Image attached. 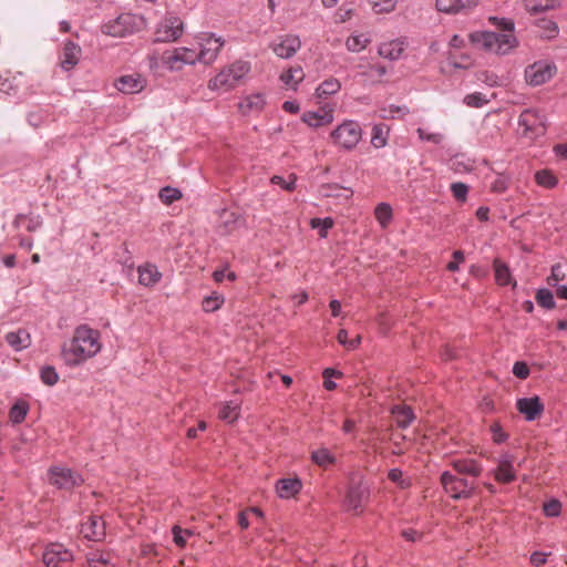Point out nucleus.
<instances>
[{
    "label": "nucleus",
    "mask_w": 567,
    "mask_h": 567,
    "mask_svg": "<svg viewBox=\"0 0 567 567\" xmlns=\"http://www.w3.org/2000/svg\"><path fill=\"white\" fill-rule=\"evenodd\" d=\"M100 339V331L87 324L75 328L70 344L62 350L65 363L70 367H76L95 357L102 348Z\"/></svg>",
    "instance_id": "1"
},
{
    "label": "nucleus",
    "mask_w": 567,
    "mask_h": 567,
    "mask_svg": "<svg viewBox=\"0 0 567 567\" xmlns=\"http://www.w3.org/2000/svg\"><path fill=\"white\" fill-rule=\"evenodd\" d=\"M493 21H497L498 25L508 31V33H496L492 31H476L471 33L470 39L472 43L482 50L492 52L495 54L505 55L508 54L518 44L516 37L513 34L515 23L509 19H497L491 18Z\"/></svg>",
    "instance_id": "2"
},
{
    "label": "nucleus",
    "mask_w": 567,
    "mask_h": 567,
    "mask_svg": "<svg viewBox=\"0 0 567 567\" xmlns=\"http://www.w3.org/2000/svg\"><path fill=\"white\" fill-rule=\"evenodd\" d=\"M251 65L248 61L237 60L224 66L213 79L208 81L210 91L229 92L236 89L250 73Z\"/></svg>",
    "instance_id": "3"
},
{
    "label": "nucleus",
    "mask_w": 567,
    "mask_h": 567,
    "mask_svg": "<svg viewBox=\"0 0 567 567\" xmlns=\"http://www.w3.org/2000/svg\"><path fill=\"white\" fill-rule=\"evenodd\" d=\"M145 27L146 21L142 16L122 13L117 18L104 23L102 32L114 38H123L142 31Z\"/></svg>",
    "instance_id": "4"
},
{
    "label": "nucleus",
    "mask_w": 567,
    "mask_h": 567,
    "mask_svg": "<svg viewBox=\"0 0 567 567\" xmlns=\"http://www.w3.org/2000/svg\"><path fill=\"white\" fill-rule=\"evenodd\" d=\"M361 125L353 120H346L339 124L331 133L332 143L344 151H352L362 140Z\"/></svg>",
    "instance_id": "5"
},
{
    "label": "nucleus",
    "mask_w": 567,
    "mask_h": 567,
    "mask_svg": "<svg viewBox=\"0 0 567 567\" xmlns=\"http://www.w3.org/2000/svg\"><path fill=\"white\" fill-rule=\"evenodd\" d=\"M441 484L444 491L454 499L468 498L473 495L475 485L473 482L460 477L450 471L441 474Z\"/></svg>",
    "instance_id": "6"
},
{
    "label": "nucleus",
    "mask_w": 567,
    "mask_h": 567,
    "mask_svg": "<svg viewBox=\"0 0 567 567\" xmlns=\"http://www.w3.org/2000/svg\"><path fill=\"white\" fill-rule=\"evenodd\" d=\"M199 52L197 61L205 64H212L218 58L225 40L212 32H203L197 37Z\"/></svg>",
    "instance_id": "7"
},
{
    "label": "nucleus",
    "mask_w": 567,
    "mask_h": 567,
    "mask_svg": "<svg viewBox=\"0 0 567 567\" xmlns=\"http://www.w3.org/2000/svg\"><path fill=\"white\" fill-rule=\"evenodd\" d=\"M518 125L523 128V136L529 140L542 136L546 132L545 116L534 109H527L522 112Z\"/></svg>",
    "instance_id": "8"
},
{
    "label": "nucleus",
    "mask_w": 567,
    "mask_h": 567,
    "mask_svg": "<svg viewBox=\"0 0 567 567\" xmlns=\"http://www.w3.org/2000/svg\"><path fill=\"white\" fill-rule=\"evenodd\" d=\"M197 59V52L185 47L166 51L162 55L163 64L171 71H178L186 64H195L198 62Z\"/></svg>",
    "instance_id": "9"
},
{
    "label": "nucleus",
    "mask_w": 567,
    "mask_h": 567,
    "mask_svg": "<svg viewBox=\"0 0 567 567\" xmlns=\"http://www.w3.org/2000/svg\"><path fill=\"white\" fill-rule=\"evenodd\" d=\"M369 486L360 480L349 486L343 506L348 512L359 514L362 512L364 503L369 499Z\"/></svg>",
    "instance_id": "10"
},
{
    "label": "nucleus",
    "mask_w": 567,
    "mask_h": 567,
    "mask_svg": "<svg viewBox=\"0 0 567 567\" xmlns=\"http://www.w3.org/2000/svg\"><path fill=\"white\" fill-rule=\"evenodd\" d=\"M184 23L176 16H166L156 27L155 37L158 42H172L182 37Z\"/></svg>",
    "instance_id": "11"
},
{
    "label": "nucleus",
    "mask_w": 567,
    "mask_h": 567,
    "mask_svg": "<svg viewBox=\"0 0 567 567\" xmlns=\"http://www.w3.org/2000/svg\"><path fill=\"white\" fill-rule=\"evenodd\" d=\"M556 73V65L546 61H537L525 69V80L533 86L548 82Z\"/></svg>",
    "instance_id": "12"
},
{
    "label": "nucleus",
    "mask_w": 567,
    "mask_h": 567,
    "mask_svg": "<svg viewBox=\"0 0 567 567\" xmlns=\"http://www.w3.org/2000/svg\"><path fill=\"white\" fill-rule=\"evenodd\" d=\"M49 481L52 485L61 489H71L82 483V478L79 474L63 466L50 467Z\"/></svg>",
    "instance_id": "13"
},
{
    "label": "nucleus",
    "mask_w": 567,
    "mask_h": 567,
    "mask_svg": "<svg viewBox=\"0 0 567 567\" xmlns=\"http://www.w3.org/2000/svg\"><path fill=\"white\" fill-rule=\"evenodd\" d=\"M42 560L47 567H61L73 560V554L62 544L52 543L45 547Z\"/></svg>",
    "instance_id": "14"
},
{
    "label": "nucleus",
    "mask_w": 567,
    "mask_h": 567,
    "mask_svg": "<svg viewBox=\"0 0 567 567\" xmlns=\"http://www.w3.org/2000/svg\"><path fill=\"white\" fill-rule=\"evenodd\" d=\"M495 480L499 483H511L516 480L515 457L504 453L497 458V466L493 470Z\"/></svg>",
    "instance_id": "15"
},
{
    "label": "nucleus",
    "mask_w": 567,
    "mask_h": 567,
    "mask_svg": "<svg viewBox=\"0 0 567 567\" xmlns=\"http://www.w3.org/2000/svg\"><path fill=\"white\" fill-rule=\"evenodd\" d=\"M301 42L297 35L287 34L281 37L278 42L271 44L274 53L281 59L293 56L300 49Z\"/></svg>",
    "instance_id": "16"
},
{
    "label": "nucleus",
    "mask_w": 567,
    "mask_h": 567,
    "mask_svg": "<svg viewBox=\"0 0 567 567\" xmlns=\"http://www.w3.org/2000/svg\"><path fill=\"white\" fill-rule=\"evenodd\" d=\"M302 122L312 128L322 127L333 122V107L323 106L319 111H307L302 114Z\"/></svg>",
    "instance_id": "17"
},
{
    "label": "nucleus",
    "mask_w": 567,
    "mask_h": 567,
    "mask_svg": "<svg viewBox=\"0 0 567 567\" xmlns=\"http://www.w3.org/2000/svg\"><path fill=\"white\" fill-rule=\"evenodd\" d=\"M516 408L526 421L536 420L544 411V404L537 395L517 400Z\"/></svg>",
    "instance_id": "18"
},
{
    "label": "nucleus",
    "mask_w": 567,
    "mask_h": 567,
    "mask_svg": "<svg viewBox=\"0 0 567 567\" xmlns=\"http://www.w3.org/2000/svg\"><path fill=\"white\" fill-rule=\"evenodd\" d=\"M146 81L141 74L123 75L115 82V87L124 94H135L145 87Z\"/></svg>",
    "instance_id": "19"
},
{
    "label": "nucleus",
    "mask_w": 567,
    "mask_h": 567,
    "mask_svg": "<svg viewBox=\"0 0 567 567\" xmlns=\"http://www.w3.org/2000/svg\"><path fill=\"white\" fill-rule=\"evenodd\" d=\"M81 53L82 50L79 44L73 41L65 42L60 56L61 68L65 71L72 70L79 63Z\"/></svg>",
    "instance_id": "20"
},
{
    "label": "nucleus",
    "mask_w": 567,
    "mask_h": 567,
    "mask_svg": "<svg viewBox=\"0 0 567 567\" xmlns=\"http://www.w3.org/2000/svg\"><path fill=\"white\" fill-rule=\"evenodd\" d=\"M451 465L457 475H468L477 477L481 475L483 471L481 464L473 458L454 460L452 461Z\"/></svg>",
    "instance_id": "21"
},
{
    "label": "nucleus",
    "mask_w": 567,
    "mask_h": 567,
    "mask_svg": "<svg viewBox=\"0 0 567 567\" xmlns=\"http://www.w3.org/2000/svg\"><path fill=\"white\" fill-rule=\"evenodd\" d=\"M302 488V483L297 477L279 480L276 484V492L280 498H291Z\"/></svg>",
    "instance_id": "22"
},
{
    "label": "nucleus",
    "mask_w": 567,
    "mask_h": 567,
    "mask_svg": "<svg viewBox=\"0 0 567 567\" xmlns=\"http://www.w3.org/2000/svg\"><path fill=\"white\" fill-rule=\"evenodd\" d=\"M138 272V282L145 287H152L156 285L161 278L162 274L158 268L152 264H145L137 268Z\"/></svg>",
    "instance_id": "23"
},
{
    "label": "nucleus",
    "mask_w": 567,
    "mask_h": 567,
    "mask_svg": "<svg viewBox=\"0 0 567 567\" xmlns=\"http://www.w3.org/2000/svg\"><path fill=\"white\" fill-rule=\"evenodd\" d=\"M477 3L478 0H436V8L445 13H455L463 9L476 7Z\"/></svg>",
    "instance_id": "24"
},
{
    "label": "nucleus",
    "mask_w": 567,
    "mask_h": 567,
    "mask_svg": "<svg viewBox=\"0 0 567 567\" xmlns=\"http://www.w3.org/2000/svg\"><path fill=\"white\" fill-rule=\"evenodd\" d=\"M81 533L85 538L100 540L104 536V524L97 517H90L89 522L82 525Z\"/></svg>",
    "instance_id": "25"
},
{
    "label": "nucleus",
    "mask_w": 567,
    "mask_h": 567,
    "mask_svg": "<svg viewBox=\"0 0 567 567\" xmlns=\"http://www.w3.org/2000/svg\"><path fill=\"white\" fill-rule=\"evenodd\" d=\"M266 104L265 96L260 93L247 95L239 104V110L244 113L260 112Z\"/></svg>",
    "instance_id": "26"
},
{
    "label": "nucleus",
    "mask_w": 567,
    "mask_h": 567,
    "mask_svg": "<svg viewBox=\"0 0 567 567\" xmlns=\"http://www.w3.org/2000/svg\"><path fill=\"white\" fill-rule=\"evenodd\" d=\"M6 340L16 351L23 350L31 343L30 334L24 329L7 333Z\"/></svg>",
    "instance_id": "27"
},
{
    "label": "nucleus",
    "mask_w": 567,
    "mask_h": 567,
    "mask_svg": "<svg viewBox=\"0 0 567 567\" xmlns=\"http://www.w3.org/2000/svg\"><path fill=\"white\" fill-rule=\"evenodd\" d=\"M305 79V73L301 66H291L280 75L282 83L291 90H297L298 84Z\"/></svg>",
    "instance_id": "28"
},
{
    "label": "nucleus",
    "mask_w": 567,
    "mask_h": 567,
    "mask_svg": "<svg viewBox=\"0 0 567 567\" xmlns=\"http://www.w3.org/2000/svg\"><path fill=\"white\" fill-rule=\"evenodd\" d=\"M341 89V83L336 78H329L324 80L316 89V96L318 99H327L328 96L337 94Z\"/></svg>",
    "instance_id": "29"
},
{
    "label": "nucleus",
    "mask_w": 567,
    "mask_h": 567,
    "mask_svg": "<svg viewBox=\"0 0 567 567\" xmlns=\"http://www.w3.org/2000/svg\"><path fill=\"white\" fill-rule=\"evenodd\" d=\"M392 414L394 415L398 426L402 429L408 427L415 417L412 409L405 405L394 406L392 409Z\"/></svg>",
    "instance_id": "30"
},
{
    "label": "nucleus",
    "mask_w": 567,
    "mask_h": 567,
    "mask_svg": "<svg viewBox=\"0 0 567 567\" xmlns=\"http://www.w3.org/2000/svg\"><path fill=\"white\" fill-rule=\"evenodd\" d=\"M525 9L530 13H539L559 7V0H524Z\"/></svg>",
    "instance_id": "31"
},
{
    "label": "nucleus",
    "mask_w": 567,
    "mask_h": 567,
    "mask_svg": "<svg viewBox=\"0 0 567 567\" xmlns=\"http://www.w3.org/2000/svg\"><path fill=\"white\" fill-rule=\"evenodd\" d=\"M389 126L385 124H375L372 127L371 144L375 148H382L388 144Z\"/></svg>",
    "instance_id": "32"
},
{
    "label": "nucleus",
    "mask_w": 567,
    "mask_h": 567,
    "mask_svg": "<svg viewBox=\"0 0 567 567\" xmlns=\"http://www.w3.org/2000/svg\"><path fill=\"white\" fill-rule=\"evenodd\" d=\"M311 460L316 465L326 468L334 464L336 456L327 447H319L312 451Z\"/></svg>",
    "instance_id": "33"
},
{
    "label": "nucleus",
    "mask_w": 567,
    "mask_h": 567,
    "mask_svg": "<svg viewBox=\"0 0 567 567\" xmlns=\"http://www.w3.org/2000/svg\"><path fill=\"white\" fill-rule=\"evenodd\" d=\"M90 567H115L110 553L93 551L87 556Z\"/></svg>",
    "instance_id": "34"
},
{
    "label": "nucleus",
    "mask_w": 567,
    "mask_h": 567,
    "mask_svg": "<svg viewBox=\"0 0 567 567\" xmlns=\"http://www.w3.org/2000/svg\"><path fill=\"white\" fill-rule=\"evenodd\" d=\"M536 27L538 29L537 32L539 37L544 39H554L559 33L558 25L553 20L542 19L537 22Z\"/></svg>",
    "instance_id": "35"
},
{
    "label": "nucleus",
    "mask_w": 567,
    "mask_h": 567,
    "mask_svg": "<svg viewBox=\"0 0 567 567\" xmlns=\"http://www.w3.org/2000/svg\"><path fill=\"white\" fill-rule=\"evenodd\" d=\"M403 52V49L399 42L392 41L388 43H383L379 48V54L389 60H398Z\"/></svg>",
    "instance_id": "36"
},
{
    "label": "nucleus",
    "mask_w": 567,
    "mask_h": 567,
    "mask_svg": "<svg viewBox=\"0 0 567 567\" xmlns=\"http://www.w3.org/2000/svg\"><path fill=\"white\" fill-rule=\"evenodd\" d=\"M375 219L382 228H386L392 220V208L386 203H380L374 209Z\"/></svg>",
    "instance_id": "37"
},
{
    "label": "nucleus",
    "mask_w": 567,
    "mask_h": 567,
    "mask_svg": "<svg viewBox=\"0 0 567 567\" xmlns=\"http://www.w3.org/2000/svg\"><path fill=\"white\" fill-rule=\"evenodd\" d=\"M18 89L17 76H10L8 73L0 71V92L12 95L18 92Z\"/></svg>",
    "instance_id": "38"
},
{
    "label": "nucleus",
    "mask_w": 567,
    "mask_h": 567,
    "mask_svg": "<svg viewBox=\"0 0 567 567\" xmlns=\"http://www.w3.org/2000/svg\"><path fill=\"white\" fill-rule=\"evenodd\" d=\"M29 411V405L24 401H19L9 411L10 421L14 424H19L24 421Z\"/></svg>",
    "instance_id": "39"
},
{
    "label": "nucleus",
    "mask_w": 567,
    "mask_h": 567,
    "mask_svg": "<svg viewBox=\"0 0 567 567\" xmlns=\"http://www.w3.org/2000/svg\"><path fill=\"white\" fill-rule=\"evenodd\" d=\"M494 270H495V280L498 285L505 286L511 284V271L504 262L496 259L494 261Z\"/></svg>",
    "instance_id": "40"
},
{
    "label": "nucleus",
    "mask_w": 567,
    "mask_h": 567,
    "mask_svg": "<svg viewBox=\"0 0 567 567\" xmlns=\"http://www.w3.org/2000/svg\"><path fill=\"white\" fill-rule=\"evenodd\" d=\"M370 39L365 34H353L350 35L346 41V47L349 51L360 52L365 49Z\"/></svg>",
    "instance_id": "41"
},
{
    "label": "nucleus",
    "mask_w": 567,
    "mask_h": 567,
    "mask_svg": "<svg viewBox=\"0 0 567 567\" xmlns=\"http://www.w3.org/2000/svg\"><path fill=\"white\" fill-rule=\"evenodd\" d=\"M239 416V404L234 402L225 403L219 410V417L228 423L234 422Z\"/></svg>",
    "instance_id": "42"
},
{
    "label": "nucleus",
    "mask_w": 567,
    "mask_h": 567,
    "mask_svg": "<svg viewBox=\"0 0 567 567\" xmlns=\"http://www.w3.org/2000/svg\"><path fill=\"white\" fill-rule=\"evenodd\" d=\"M536 301L540 307L548 309V310L554 309L556 306L555 299H554V293L546 288H542V289L537 290Z\"/></svg>",
    "instance_id": "43"
},
{
    "label": "nucleus",
    "mask_w": 567,
    "mask_h": 567,
    "mask_svg": "<svg viewBox=\"0 0 567 567\" xmlns=\"http://www.w3.org/2000/svg\"><path fill=\"white\" fill-rule=\"evenodd\" d=\"M333 224H334V221H333V219L331 217L312 218L310 220L311 228L318 229L319 230V236L321 238H326L327 237L328 230L333 227Z\"/></svg>",
    "instance_id": "44"
},
{
    "label": "nucleus",
    "mask_w": 567,
    "mask_h": 567,
    "mask_svg": "<svg viewBox=\"0 0 567 567\" xmlns=\"http://www.w3.org/2000/svg\"><path fill=\"white\" fill-rule=\"evenodd\" d=\"M567 276L566 268L561 264H555L551 267L550 275L547 278V284L555 288L559 286V282L563 281Z\"/></svg>",
    "instance_id": "45"
},
{
    "label": "nucleus",
    "mask_w": 567,
    "mask_h": 567,
    "mask_svg": "<svg viewBox=\"0 0 567 567\" xmlns=\"http://www.w3.org/2000/svg\"><path fill=\"white\" fill-rule=\"evenodd\" d=\"M535 181L538 185L553 188L557 185L558 181L550 171L543 169L535 174Z\"/></svg>",
    "instance_id": "46"
},
{
    "label": "nucleus",
    "mask_w": 567,
    "mask_h": 567,
    "mask_svg": "<svg viewBox=\"0 0 567 567\" xmlns=\"http://www.w3.org/2000/svg\"><path fill=\"white\" fill-rule=\"evenodd\" d=\"M158 196L164 204L169 205L182 197V192L178 188L165 186L159 190Z\"/></svg>",
    "instance_id": "47"
},
{
    "label": "nucleus",
    "mask_w": 567,
    "mask_h": 567,
    "mask_svg": "<svg viewBox=\"0 0 567 567\" xmlns=\"http://www.w3.org/2000/svg\"><path fill=\"white\" fill-rule=\"evenodd\" d=\"M375 13H388L394 10L398 0H369Z\"/></svg>",
    "instance_id": "48"
},
{
    "label": "nucleus",
    "mask_w": 567,
    "mask_h": 567,
    "mask_svg": "<svg viewBox=\"0 0 567 567\" xmlns=\"http://www.w3.org/2000/svg\"><path fill=\"white\" fill-rule=\"evenodd\" d=\"M388 477L402 489L409 488L411 486V480L404 477L400 468H391L389 471Z\"/></svg>",
    "instance_id": "49"
},
{
    "label": "nucleus",
    "mask_w": 567,
    "mask_h": 567,
    "mask_svg": "<svg viewBox=\"0 0 567 567\" xmlns=\"http://www.w3.org/2000/svg\"><path fill=\"white\" fill-rule=\"evenodd\" d=\"M271 184L280 186L282 189L291 192L296 188L297 177L295 174H290L288 179L281 176L275 175L270 179Z\"/></svg>",
    "instance_id": "50"
},
{
    "label": "nucleus",
    "mask_w": 567,
    "mask_h": 567,
    "mask_svg": "<svg viewBox=\"0 0 567 567\" xmlns=\"http://www.w3.org/2000/svg\"><path fill=\"white\" fill-rule=\"evenodd\" d=\"M464 103L470 107H482L488 103V99L486 97L485 94L475 92L467 94L464 97Z\"/></svg>",
    "instance_id": "51"
},
{
    "label": "nucleus",
    "mask_w": 567,
    "mask_h": 567,
    "mask_svg": "<svg viewBox=\"0 0 567 567\" xmlns=\"http://www.w3.org/2000/svg\"><path fill=\"white\" fill-rule=\"evenodd\" d=\"M41 380L44 384L52 386L59 381V374L53 367H44L40 371Z\"/></svg>",
    "instance_id": "52"
},
{
    "label": "nucleus",
    "mask_w": 567,
    "mask_h": 567,
    "mask_svg": "<svg viewBox=\"0 0 567 567\" xmlns=\"http://www.w3.org/2000/svg\"><path fill=\"white\" fill-rule=\"evenodd\" d=\"M174 543L178 547H185L187 543V538L193 535L189 529H183L179 526L175 525L172 529Z\"/></svg>",
    "instance_id": "53"
},
{
    "label": "nucleus",
    "mask_w": 567,
    "mask_h": 567,
    "mask_svg": "<svg viewBox=\"0 0 567 567\" xmlns=\"http://www.w3.org/2000/svg\"><path fill=\"white\" fill-rule=\"evenodd\" d=\"M223 299L219 296H209L203 300V309L206 312H213L220 308Z\"/></svg>",
    "instance_id": "54"
},
{
    "label": "nucleus",
    "mask_w": 567,
    "mask_h": 567,
    "mask_svg": "<svg viewBox=\"0 0 567 567\" xmlns=\"http://www.w3.org/2000/svg\"><path fill=\"white\" fill-rule=\"evenodd\" d=\"M561 504L557 499H551L544 505V513L548 517H556L560 514Z\"/></svg>",
    "instance_id": "55"
},
{
    "label": "nucleus",
    "mask_w": 567,
    "mask_h": 567,
    "mask_svg": "<svg viewBox=\"0 0 567 567\" xmlns=\"http://www.w3.org/2000/svg\"><path fill=\"white\" fill-rule=\"evenodd\" d=\"M451 190L456 199L465 200L468 193V187L464 183H453L451 185Z\"/></svg>",
    "instance_id": "56"
},
{
    "label": "nucleus",
    "mask_w": 567,
    "mask_h": 567,
    "mask_svg": "<svg viewBox=\"0 0 567 567\" xmlns=\"http://www.w3.org/2000/svg\"><path fill=\"white\" fill-rule=\"evenodd\" d=\"M513 373L518 379H526L529 375V368L523 361H517L514 363Z\"/></svg>",
    "instance_id": "57"
},
{
    "label": "nucleus",
    "mask_w": 567,
    "mask_h": 567,
    "mask_svg": "<svg viewBox=\"0 0 567 567\" xmlns=\"http://www.w3.org/2000/svg\"><path fill=\"white\" fill-rule=\"evenodd\" d=\"M417 135L422 141L432 142L434 144H439L442 141V135L439 133H427L423 128H417Z\"/></svg>",
    "instance_id": "58"
},
{
    "label": "nucleus",
    "mask_w": 567,
    "mask_h": 567,
    "mask_svg": "<svg viewBox=\"0 0 567 567\" xmlns=\"http://www.w3.org/2000/svg\"><path fill=\"white\" fill-rule=\"evenodd\" d=\"M401 536L408 542H417L421 540L422 534L413 528H405L401 532Z\"/></svg>",
    "instance_id": "59"
},
{
    "label": "nucleus",
    "mask_w": 567,
    "mask_h": 567,
    "mask_svg": "<svg viewBox=\"0 0 567 567\" xmlns=\"http://www.w3.org/2000/svg\"><path fill=\"white\" fill-rule=\"evenodd\" d=\"M547 561V554L545 553H542V551H534L532 555H530V563L532 565H534L535 567H540L543 566L544 564H546Z\"/></svg>",
    "instance_id": "60"
},
{
    "label": "nucleus",
    "mask_w": 567,
    "mask_h": 567,
    "mask_svg": "<svg viewBox=\"0 0 567 567\" xmlns=\"http://www.w3.org/2000/svg\"><path fill=\"white\" fill-rule=\"evenodd\" d=\"M493 440L496 443H502L506 440L507 435L502 431L498 424L492 426Z\"/></svg>",
    "instance_id": "61"
},
{
    "label": "nucleus",
    "mask_w": 567,
    "mask_h": 567,
    "mask_svg": "<svg viewBox=\"0 0 567 567\" xmlns=\"http://www.w3.org/2000/svg\"><path fill=\"white\" fill-rule=\"evenodd\" d=\"M42 225V219L40 216H32L29 218V223L27 225L28 231H34Z\"/></svg>",
    "instance_id": "62"
},
{
    "label": "nucleus",
    "mask_w": 567,
    "mask_h": 567,
    "mask_svg": "<svg viewBox=\"0 0 567 567\" xmlns=\"http://www.w3.org/2000/svg\"><path fill=\"white\" fill-rule=\"evenodd\" d=\"M282 109L286 112L291 113V114H296L300 110L299 104L297 102H295V101H286V102H284Z\"/></svg>",
    "instance_id": "63"
},
{
    "label": "nucleus",
    "mask_w": 567,
    "mask_h": 567,
    "mask_svg": "<svg viewBox=\"0 0 567 567\" xmlns=\"http://www.w3.org/2000/svg\"><path fill=\"white\" fill-rule=\"evenodd\" d=\"M337 340L341 346L348 349V343L350 342L351 339H349L348 337V331L346 329H341L337 334Z\"/></svg>",
    "instance_id": "64"
}]
</instances>
